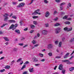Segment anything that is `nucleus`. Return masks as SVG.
I'll return each mask as SVG.
<instances>
[{
	"label": "nucleus",
	"instance_id": "1",
	"mask_svg": "<svg viewBox=\"0 0 74 74\" xmlns=\"http://www.w3.org/2000/svg\"><path fill=\"white\" fill-rule=\"evenodd\" d=\"M18 25L17 24H16L15 25L14 24H12L11 25L9 29H12V30H14L15 29H16V27L18 26Z\"/></svg>",
	"mask_w": 74,
	"mask_h": 74
},
{
	"label": "nucleus",
	"instance_id": "2",
	"mask_svg": "<svg viewBox=\"0 0 74 74\" xmlns=\"http://www.w3.org/2000/svg\"><path fill=\"white\" fill-rule=\"evenodd\" d=\"M8 16H9V14H5L3 15V16L6 17L4 19V21H5L7 22V19L9 18Z\"/></svg>",
	"mask_w": 74,
	"mask_h": 74
},
{
	"label": "nucleus",
	"instance_id": "3",
	"mask_svg": "<svg viewBox=\"0 0 74 74\" xmlns=\"http://www.w3.org/2000/svg\"><path fill=\"white\" fill-rule=\"evenodd\" d=\"M60 30H61V28H60L58 27L56 29V34H58L60 32Z\"/></svg>",
	"mask_w": 74,
	"mask_h": 74
},
{
	"label": "nucleus",
	"instance_id": "4",
	"mask_svg": "<svg viewBox=\"0 0 74 74\" xmlns=\"http://www.w3.org/2000/svg\"><path fill=\"white\" fill-rule=\"evenodd\" d=\"M25 4L24 3H20L19 5L17 6V7L19 8H20V7H23V6H24Z\"/></svg>",
	"mask_w": 74,
	"mask_h": 74
},
{
	"label": "nucleus",
	"instance_id": "5",
	"mask_svg": "<svg viewBox=\"0 0 74 74\" xmlns=\"http://www.w3.org/2000/svg\"><path fill=\"white\" fill-rule=\"evenodd\" d=\"M8 22H9L10 23H15V21L12 20H10L8 21Z\"/></svg>",
	"mask_w": 74,
	"mask_h": 74
},
{
	"label": "nucleus",
	"instance_id": "6",
	"mask_svg": "<svg viewBox=\"0 0 74 74\" xmlns=\"http://www.w3.org/2000/svg\"><path fill=\"white\" fill-rule=\"evenodd\" d=\"M53 47V45L52 44H49L48 45V48L49 49H51Z\"/></svg>",
	"mask_w": 74,
	"mask_h": 74
},
{
	"label": "nucleus",
	"instance_id": "7",
	"mask_svg": "<svg viewBox=\"0 0 74 74\" xmlns=\"http://www.w3.org/2000/svg\"><path fill=\"white\" fill-rule=\"evenodd\" d=\"M63 65H62V64H60L59 65V70H63Z\"/></svg>",
	"mask_w": 74,
	"mask_h": 74
},
{
	"label": "nucleus",
	"instance_id": "8",
	"mask_svg": "<svg viewBox=\"0 0 74 74\" xmlns=\"http://www.w3.org/2000/svg\"><path fill=\"white\" fill-rule=\"evenodd\" d=\"M45 16H46V17H48V16L49 15V13L48 11H47L45 13Z\"/></svg>",
	"mask_w": 74,
	"mask_h": 74
},
{
	"label": "nucleus",
	"instance_id": "9",
	"mask_svg": "<svg viewBox=\"0 0 74 74\" xmlns=\"http://www.w3.org/2000/svg\"><path fill=\"white\" fill-rule=\"evenodd\" d=\"M33 61L34 62H38V61L37 59L35 58H33Z\"/></svg>",
	"mask_w": 74,
	"mask_h": 74
},
{
	"label": "nucleus",
	"instance_id": "10",
	"mask_svg": "<svg viewBox=\"0 0 74 74\" xmlns=\"http://www.w3.org/2000/svg\"><path fill=\"white\" fill-rule=\"evenodd\" d=\"M3 38L6 41H9V39H8V38L6 37H3Z\"/></svg>",
	"mask_w": 74,
	"mask_h": 74
},
{
	"label": "nucleus",
	"instance_id": "11",
	"mask_svg": "<svg viewBox=\"0 0 74 74\" xmlns=\"http://www.w3.org/2000/svg\"><path fill=\"white\" fill-rule=\"evenodd\" d=\"M42 33L43 34H47V32L45 30L42 31Z\"/></svg>",
	"mask_w": 74,
	"mask_h": 74
},
{
	"label": "nucleus",
	"instance_id": "12",
	"mask_svg": "<svg viewBox=\"0 0 74 74\" xmlns=\"http://www.w3.org/2000/svg\"><path fill=\"white\" fill-rule=\"evenodd\" d=\"M29 72H31V73L33 72V71H34V70H33V68H32L29 69Z\"/></svg>",
	"mask_w": 74,
	"mask_h": 74
},
{
	"label": "nucleus",
	"instance_id": "13",
	"mask_svg": "<svg viewBox=\"0 0 74 74\" xmlns=\"http://www.w3.org/2000/svg\"><path fill=\"white\" fill-rule=\"evenodd\" d=\"M68 15H65L63 17L62 19H66L67 18H68Z\"/></svg>",
	"mask_w": 74,
	"mask_h": 74
},
{
	"label": "nucleus",
	"instance_id": "14",
	"mask_svg": "<svg viewBox=\"0 0 74 74\" xmlns=\"http://www.w3.org/2000/svg\"><path fill=\"white\" fill-rule=\"evenodd\" d=\"M15 32H16V33H18V34L20 33V31L18 29H16L15 30Z\"/></svg>",
	"mask_w": 74,
	"mask_h": 74
},
{
	"label": "nucleus",
	"instance_id": "15",
	"mask_svg": "<svg viewBox=\"0 0 74 74\" xmlns=\"http://www.w3.org/2000/svg\"><path fill=\"white\" fill-rule=\"evenodd\" d=\"M66 63L67 64H73V62H70V60H68Z\"/></svg>",
	"mask_w": 74,
	"mask_h": 74
},
{
	"label": "nucleus",
	"instance_id": "16",
	"mask_svg": "<svg viewBox=\"0 0 74 74\" xmlns=\"http://www.w3.org/2000/svg\"><path fill=\"white\" fill-rule=\"evenodd\" d=\"M8 25V24L7 23H5V24H3V25L1 26V27L2 28H3V27H4V26H5V25Z\"/></svg>",
	"mask_w": 74,
	"mask_h": 74
},
{
	"label": "nucleus",
	"instance_id": "17",
	"mask_svg": "<svg viewBox=\"0 0 74 74\" xmlns=\"http://www.w3.org/2000/svg\"><path fill=\"white\" fill-rule=\"evenodd\" d=\"M74 70V67H71L69 69L70 71H72Z\"/></svg>",
	"mask_w": 74,
	"mask_h": 74
},
{
	"label": "nucleus",
	"instance_id": "18",
	"mask_svg": "<svg viewBox=\"0 0 74 74\" xmlns=\"http://www.w3.org/2000/svg\"><path fill=\"white\" fill-rule=\"evenodd\" d=\"M31 28L32 29H34L35 27V26L33 25H30Z\"/></svg>",
	"mask_w": 74,
	"mask_h": 74
},
{
	"label": "nucleus",
	"instance_id": "19",
	"mask_svg": "<svg viewBox=\"0 0 74 74\" xmlns=\"http://www.w3.org/2000/svg\"><path fill=\"white\" fill-rule=\"evenodd\" d=\"M68 60H62V62H64V63H67Z\"/></svg>",
	"mask_w": 74,
	"mask_h": 74
},
{
	"label": "nucleus",
	"instance_id": "20",
	"mask_svg": "<svg viewBox=\"0 0 74 74\" xmlns=\"http://www.w3.org/2000/svg\"><path fill=\"white\" fill-rule=\"evenodd\" d=\"M64 23L67 25H69L70 24V22L69 21H66L64 22Z\"/></svg>",
	"mask_w": 74,
	"mask_h": 74
},
{
	"label": "nucleus",
	"instance_id": "21",
	"mask_svg": "<svg viewBox=\"0 0 74 74\" xmlns=\"http://www.w3.org/2000/svg\"><path fill=\"white\" fill-rule=\"evenodd\" d=\"M72 29H73L72 27H71L70 28H69L68 29V30H67V32H69V31H71L72 30Z\"/></svg>",
	"mask_w": 74,
	"mask_h": 74
},
{
	"label": "nucleus",
	"instance_id": "22",
	"mask_svg": "<svg viewBox=\"0 0 74 74\" xmlns=\"http://www.w3.org/2000/svg\"><path fill=\"white\" fill-rule=\"evenodd\" d=\"M5 69H9L10 68V66L7 65L5 67Z\"/></svg>",
	"mask_w": 74,
	"mask_h": 74
},
{
	"label": "nucleus",
	"instance_id": "23",
	"mask_svg": "<svg viewBox=\"0 0 74 74\" xmlns=\"http://www.w3.org/2000/svg\"><path fill=\"white\" fill-rule=\"evenodd\" d=\"M64 30L65 31H67V30H68V27H65V28H64Z\"/></svg>",
	"mask_w": 74,
	"mask_h": 74
},
{
	"label": "nucleus",
	"instance_id": "24",
	"mask_svg": "<svg viewBox=\"0 0 74 74\" xmlns=\"http://www.w3.org/2000/svg\"><path fill=\"white\" fill-rule=\"evenodd\" d=\"M60 25V24L59 23H57L55 24L54 25L55 26H59Z\"/></svg>",
	"mask_w": 74,
	"mask_h": 74
},
{
	"label": "nucleus",
	"instance_id": "25",
	"mask_svg": "<svg viewBox=\"0 0 74 74\" xmlns=\"http://www.w3.org/2000/svg\"><path fill=\"white\" fill-rule=\"evenodd\" d=\"M25 68H26V65H24L23 66L22 68H21V70H23V69H24Z\"/></svg>",
	"mask_w": 74,
	"mask_h": 74
},
{
	"label": "nucleus",
	"instance_id": "26",
	"mask_svg": "<svg viewBox=\"0 0 74 74\" xmlns=\"http://www.w3.org/2000/svg\"><path fill=\"white\" fill-rule=\"evenodd\" d=\"M14 51V52H16L18 51V48H15L13 49Z\"/></svg>",
	"mask_w": 74,
	"mask_h": 74
},
{
	"label": "nucleus",
	"instance_id": "27",
	"mask_svg": "<svg viewBox=\"0 0 74 74\" xmlns=\"http://www.w3.org/2000/svg\"><path fill=\"white\" fill-rule=\"evenodd\" d=\"M22 58H19L18 60H17V63H18V62H19L20 61H21L22 60Z\"/></svg>",
	"mask_w": 74,
	"mask_h": 74
},
{
	"label": "nucleus",
	"instance_id": "28",
	"mask_svg": "<svg viewBox=\"0 0 74 74\" xmlns=\"http://www.w3.org/2000/svg\"><path fill=\"white\" fill-rule=\"evenodd\" d=\"M33 14H34V15H37V12L35 11L32 13V15H33Z\"/></svg>",
	"mask_w": 74,
	"mask_h": 74
},
{
	"label": "nucleus",
	"instance_id": "29",
	"mask_svg": "<svg viewBox=\"0 0 74 74\" xmlns=\"http://www.w3.org/2000/svg\"><path fill=\"white\" fill-rule=\"evenodd\" d=\"M33 23L34 25H37V21H33Z\"/></svg>",
	"mask_w": 74,
	"mask_h": 74
},
{
	"label": "nucleus",
	"instance_id": "30",
	"mask_svg": "<svg viewBox=\"0 0 74 74\" xmlns=\"http://www.w3.org/2000/svg\"><path fill=\"white\" fill-rule=\"evenodd\" d=\"M12 18H14V19H16L17 18V17H16V16H12Z\"/></svg>",
	"mask_w": 74,
	"mask_h": 74
},
{
	"label": "nucleus",
	"instance_id": "31",
	"mask_svg": "<svg viewBox=\"0 0 74 74\" xmlns=\"http://www.w3.org/2000/svg\"><path fill=\"white\" fill-rule=\"evenodd\" d=\"M62 45V42H60L59 43V47H60Z\"/></svg>",
	"mask_w": 74,
	"mask_h": 74
},
{
	"label": "nucleus",
	"instance_id": "32",
	"mask_svg": "<svg viewBox=\"0 0 74 74\" xmlns=\"http://www.w3.org/2000/svg\"><path fill=\"white\" fill-rule=\"evenodd\" d=\"M5 69H3V70H1L0 71L1 73H3L4 71H5Z\"/></svg>",
	"mask_w": 74,
	"mask_h": 74
},
{
	"label": "nucleus",
	"instance_id": "33",
	"mask_svg": "<svg viewBox=\"0 0 74 74\" xmlns=\"http://www.w3.org/2000/svg\"><path fill=\"white\" fill-rule=\"evenodd\" d=\"M74 41V38H72L70 40V42H73Z\"/></svg>",
	"mask_w": 74,
	"mask_h": 74
},
{
	"label": "nucleus",
	"instance_id": "34",
	"mask_svg": "<svg viewBox=\"0 0 74 74\" xmlns=\"http://www.w3.org/2000/svg\"><path fill=\"white\" fill-rule=\"evenodd\" d=\"M25 39V38L23 37H21V41H23V40H24Z\"/></svg>",
	"mask_w": 74,
	"mask_h": 74
},
{
	"label": "nucleus",
	"instance_id": "35",
	"mask_svg": "<svg viewBox=\"0 0 74 74\" xmlns=\"http://www.w3.org/2000/svg\"><path fill=\"white\" fill-rule=\"evenodd\" d=\"M15 63V60H13V61H12L11 62V64L12 65V64H13L14 63Z\"/></svg>",
	"mask_w": 74,
	"mask_h": 74
},
{
	"label": "nucleus",
	"instance_id": "36",
	"mask_svg": "<svg viewBox=\"0 0 74 74\" xmlns=\"http://www.w3.org/2000/svg\"><path fill=\"white\" fill-rule=\"evenodd\" d=\"M29 64V62L28 61H26L25 62L24 64Z\"/></svg>",
	"mask_w": 74,
	"mask_h": 74
},
{
	"label": "nucleus",
	"instance_id": "37",
	"mask_svg": "<svg viewBox=\"0 0 74 74\" xmlns=\"http://www.w3.org/2000/svg\"><path fill=\"white\" fill-rule=\"evenodd\" d=\"M49 26V24H48V23H47V24H45V26L46 27H48Z\"/></svg>",
	"mask_w": 74,
	"mask_h": 74
},
{
	"label": "nucleus",
	"instance_id": "38",
	"mask_svg": "<svg viewBox=\"0 0 74 74\" xmlns=\"http://www.w3.org/2000/svg\"><path fill=\"white\" fill-rule=\"evenodd\" d=\"M32 42L33 44H35L36 43V41H34V40H33Z\"/></svg>",
	"mask_w": 74,
	"mask_h": 74
},
{
	"label": "nucleus",
	"instance_id": "39",
	"mask_svg": "<svg viewBox=\"0 0 74 74\" xmlns=\"http://www.w3.org/2000/svg\"><path fill=\"white\" fill-rule=\"evenodd\" d=\"M38 17V16H33L32 18L33 19H36Z\"/></svg>",
	"mask_w": 74,
	"mask_h": 74
},
{
	"label": "nucleus",
	"instance_id": "40",
	"mask_svg": "<svg viewBox=\"0 0 74 74\" xmlns=\"http://www.w3.org/2000/svg\"><path fill=\"white\" fill-rule=\"evenodd\" d=\"M65 4V3H62L60 5V6H62V5H64Z\"/></svg>",
	"mask_w": 74,
	"mask_h": 74
},
{
	"label": "nucleus",
	"instance_id": "41",
	"mask_svg": "<svg viewBox=\"0 0 74 74\" xmlns=\"http://www.w3.org/2000/svg\"><path fill=\"white\" fill-rule=\"evenodd\" d=\"M39 55L41 57H42L43 56V55L42 54H41V53H40L39 54Z\"/></svg>",
	"mask_w": 74,
	"mask_h": 74
},
{
	"label": "nucleus",
	"instance_id": "42",
	"mask_svg": "<svg viewBox=\"0 0 74 74\" xmlns=\"http://www.w3.org/2000/svg\"><path fill=\"white\" fill-rule=\"evenodd\" d=\"M48 55L49 56H51L52 55V54L51 53H48Z\"/></svg>",
	"mask_w": 74,
	"mask_h": 74
},
{
	"label": "nucleus",
	"instance_id": "43",
	"mask_svg": "<svg viewBox=\"0 0 74 74\" xmlns=\"http://www.w3.org/2000/svg\"><path fill=\"white\" fill-rule=\"evenodd\" d=\"M58 13V12L56 11H54V15H55V14H56Z\"/></svg>",
	"mask_w": 74,
	"mask_h": 74
},
{
	"label": "nucleus",
	"instance_id": "44",
	"mask_svg": "<svg viewBox=\"0 0 74 74\" xmlns=\"http://www.w3.org/2000/svg\"><path fill=\"white\" fill-rule=\"evenodd\" d=\"M44 2L45 3V4H47L48 3V1L47 0H44Z\"/></svg>",
	"mask_w": 74,
	"mask_h": 74
},
{
	"label": "nucleus",
	"instance_id": "45",
	"mask_svg": "<svg viewBox=\"0 0 74 74\" xmlns=\"http://www.w3.org/2000/svg\"><path fill=\"white\" fill-rule=\"evenodd\" d=\"M61 0H56V1L57 2V3H59V2H60Z\"/></svg>",
	"mask_w": 74,
	"mask_h": 74
},
{
	"label": "nucleus",
	"instance_id": "46",
	"mask_svg": "<svg viewBox=\"0 0 74 74\" xmlns=\"http://www.w3.org/2000/svg\"><path fill=\"white\" fill-rule=\"evenodd\" d=\"M68 5L69 6V7H71V4L70 3H68Z\"/></svg>",
	"mask_w": 74,
	"mask_h": 74
},
{
	"label": "nucleus",
	"instance_id": "47",
	"mask_svg": "<svg viewBox=\"0 0 74 74\" xmlns=\"http://www.w3.org/2000/svg\"><path fill=\"white\" fill-rule=\"evenodd\" d=\"M20 23H21L20 25H21V26H22V20H21L20 22Z\"/></svg>",
	"mask_w": 74,
	"mask_h": 74
},
{
	"label": "nucleus",
	"instance_id": "48",
	"mask_svg": "<svg viewBox=\"0 0 74 74\" xmlns=\"http://www.w3.org/2000/svg\"><path fill=\"white\" fill-rule=\"evenodd\" d=\"M33 32H34V30H32L30 31L29 33H32Z\"/></svg>",
	"mask_w": 74,
	"mask_h": 74
},
{
	"label": "nucleus",
	"instance_id": "49",
	"mask_svg": "<svg viewBox=\"0 0 74 74\" xmlns=\"http://www.w3.org/2000/svg\"><path fill=\"white\" fill-rule=\"evenodd\" d=\"M18 44L19 45H20V46H23V43H19Z\"/></svg>",
	"mask_w": 74,
	"mask_h": 74
},
{
	"label": "nucleus",
	"instance_id": "50",
	"mask_svg": "<svg viewBox=\"0 0 74 74\" xmlns=\"http://www.w3.org/2000/svg\"><path fill=\"white\" fill-rule=\"evenodd\" d=\"M27 30H28V28L27 27V28H25L24 29V31H27Z\"/></svg>",
	"mask_w": 74,
	"mask_h": 74
},
{
	"label": "nucleus",
	"instance_id": "51",
	"mask_svg": "<svg viewBox=\"0 0 74 74\" xmlns=\"http://www.w3.org/2000/svg\"><path fill=\"white\" fill-rule=\"evenodd\" d=\"M64 12H61L60 13V14H61V15H64Z\"/></svg>",
	"mask_w": 74,
	"mask_h": 74
},
{
	"label": "nucleus",
	"instance_id": "52",
	"mask_svg": "<svg viewBox=\"0 0 74 74\" xmlns=\"http://www.w3.org/2000/svg\"><path fill=\"white\" fill-rule=\"evenodd\" d=\"M74 56H72L70 58L69 60H71L72 59V58H74Z\"/></svg>",
	"mask_w": 74,
	"mask_h": 74
},
{
	"label": "nucleus",
	"instance_id": "53",
	"mask_svg": "<svg viewBox=\"0 0 74 74\" xmlns=\"http://www.w3.org/2000/svg\"><path fill=\"white\" fill-rule=\"evenodd\" d=\"M68 57L66 55H65L64 56V59H66V58H67Z\"/></svg>",
	"mask_w": 74,
	"mask_h": 74
},
{
	"label": "nucleus",
	"instance_id": "54",
	"mask_svg": "<svg viewBox=\"0 0 74 74\" xmlns=\"http://www.w3.org/2000/svg\"><path fill=\"white\" fill-rule=\"evenodd\" d=\"M58 41H55V44L57 45L58 44Z\"/></svg>",
	"mask_w": 74,
	"mask_h": 74
},
{
	"label": "nucleus",
	"instance_id": "55",
	"mask_svg": "<svg viewBox=\"0 0 74 74\" xmlns=\"http://www.w3.org/2000/svg\"><path fill=\"white\" fill-rule=\"evenodd\" d=\"M69 53H67L65 55L68 57L69 56Z\"/></svg>",
	"mask_w": 74,
	"mask_h": 74
},
{
	"label": "nucleus",
	"instance_id": "56",
	"mask_svg": "<svg viewBox=\"0 0 74 74\" xmlns=\"http://www.w3.org/2000/svg\"><path fill=\"white\" fill-rule=\"evenodd\" d=\"M33 1H34L33 0H31V2L30 3H29V4H32L33 3Z\"/></svg>",
	"mask_w": 74,
	"mask_h": 74
},
{
	"label": "nucleus",
	"instance_id": "57",
	"mask_svg": "<svg viewBox=\"0 0 74 74\" xmlns=\"http://www.w3.org/2000/svg\"><path fill=\"white\" fill-rule=\"evenodd\" d=\"M12 4L13 5H15L16 4V2H13Z\"/></svg>",
	"mask_w": 74,
	"mask_h": 74
},
{
	"label": "nucleus",
	"instance_id": "58",
	"mask_svg": "<svg viewBox=\"0 0 74 74\" xmlns=\"http://www.w3.org/2000/svg\"><path fill=\"white\" fill-rule=\"evenodd\" d=\"M62 73L63 74H64L65 73V70H63L62 71Z\"/></svg>",
	"mask_w": 74,
	"mask_h": 74
},
{
	"label": "nucleus",
	"instance_id": "59",
	"mask_svg": "<svg viewBox=\"0 0 74 74\" xmlns=\"http://www.w3.org/2000/svg\"><path fill=\"white\" fill-rule=\"evenodd\" d=\"M61 58V56H57L56 57V58Z\"/></svg>",
	"mask_w": 74,
	"mask_h": 74
},
{
	"label": "nucleus",
	"instance_id": "60",
	"mask_svg": "<svg viewBox=\"0 0 74 74\" xmlns=\"http://www.w3.org/2000/svg\"><path fill=\"white\" fill-rule=\"evenodd\" d=\"M36 12H39L40 11V9H38L35 10Z\"/></svg>",
	"mask_w": 74,
	"mask_h": 74
},
{
	"label": "nucleus",
	"instance_id": "61",
	"mask_svg": "<svg viewBox=\"0 0 74 74\" xmlns=\"http://www.w3.org/2000/svg\"><path fill=\"white\" fill-rule=\"evenodd\" d=\"M67 20H68V21H70V20H71V18H69L67 19Z\"/></svg>",
	"mask_w": 74,
	"mask_h": 74
},
{
	"label": "nucleus",
	"instance_id": "62",
	"mask_svg": "<svg viewBox=\"0 0 74 74\" xmlns=\"http://www.w3.org/2000/svg\"><path fill=\"white\" fill-rule=\"evenodd\" d=\"M4 58V57H2L1 58L0 60H2Z\"/></svg>",
	"mask_w": 74,
	"mask_h": 74
},
{
	"label": "nucleus",
	"instance_id": "63",
	"mask_svg": "<svg viewBox=\"0 0 74 74\" xmlns=\"http://www.w3.org/2000/svg\"><path fill=\"white\" fill-rule=\"evenodd\" d=\"M60 10H63V7H61V6H60Z\"/></svg>",
	"mask_w": 74,
	"mask_h": 74
},
{
	"label": "nucleus",
	"instance_id": "64",
	"mask_svg": "<svg viewBox=\"0 0 74 74\" xmlns=\"http://www.w3.org/2000/svg\"><path fill=\"white\" fill-rule=\"evenodd\" d=\"M45 60V59H42L41 60V62H44Z\"/></svg>",
	"mask_w": 74,
	"mask_h": 74
}]
</instances>
